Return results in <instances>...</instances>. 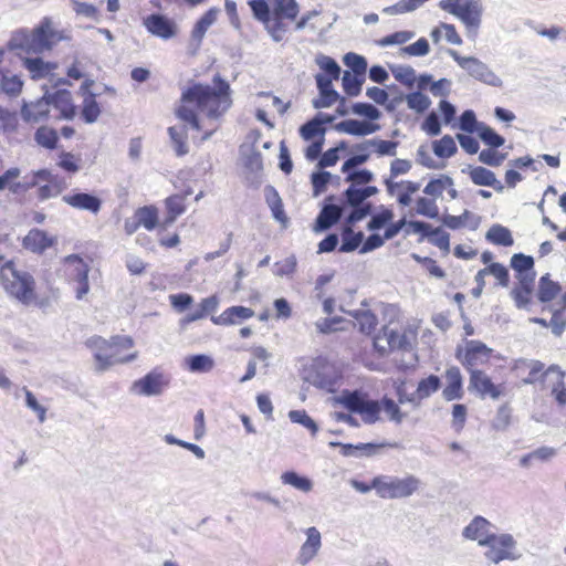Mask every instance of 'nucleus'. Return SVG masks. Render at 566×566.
Masks as SVG:
<instances>
[{"instance_id":"11","label":"nucleus","mask_w":566,"mask_h":566,"mask_svg":"<svg viewBox=\"0 0 566 566\" xmlns=\"http://www.w3.org/2000/svg\"><path fill=\"white\" fill-rule=\"evenodd\" d=\"M169 385V376L159 368H154L144 377L133 381L129 390L142 397L160 396Z\"/></svg>"},{"instance_id":"30","label":"nucleus","mask_w":566,"mask_h":566,"mask_svg":"<svg viewBox=\"0 0 566 566\" xmlns=\"http://www.w3.org/2000/svg\"><path fill=\"white\" fill-rule=\"evenodd\" d=\"M50 102L46 99L45 95L30 104H24L21 108V116L25 122L36 123L41 119L45 118L49 113Z\"/></svg>"},{"instance_id":"60","label":"nucleus","mask_w":566,"mask_h":566,"mask_svg":"<svg viewBox=\"0 0 566 566\" xmlns=\"http://www.w3.org/2000/svg\"><path fill=\"white\" fill-rule=\"evenodd\" d=\"M430 45L427 39L420 38L415 43L399 50V56H424L429 53Z\"/></svg>"},{"instance_id":"34","label":"nucleus","mask_w":566,"mask_h":566,"mask_svg":"<svg viewBox=\"0 0 566 566\" xmlns=\"http://www.w3.org/2000/svg\"><path fill=\"white\" fill-rule=\"evenodd\" d=\"M560 292L559 283L551 280L548 274L541 277L537 291V297L541 302L548 303L555 300Z\"/></svg>"},{"instance_id":"41","label":"nucleus","mask_w":566,"mask_h":566,"mask_svg":"<svg viewBox=\"0 0 566 566\" xmlns=\"http://www.w3.org/2000/svg\"><path fill=\"white\" fill-rule=\"evenodd\" d=\"M186 365L191 373H208L214 367V360L208 355L198 354L187 357Z\"/></svg>"},{"instance_id":"45","label":"nucleus","mask_w":566,"mask_h":566,"mask_svg":"<svg viewBox=\"0 0 566 566\" xmlns=\"http://www.w3.org/2000/svg\"><path fill=\"white\" fill-rule=\"evenodd\" d=\"M67 184L63 178L59 176L53 177V180L48 181V185L41 186L38 191V197L40 200H46L52 197H56L64 189H66Z\"/></svg>"},{"instance_id":"49","label":"nucleus","mask_w":566,"mask_h":566,"mask_svg":"<svg viewBox=\"0 0 566 566\" xmlns=\"http://www.w3.org/2000/svg\"><path fill=\"white\" fill-rule=\"evenodd\" d=\"M485 274L493 275L499 281V284L503 287L509 285V271L501 263L494 262L489 264L488 268L480 270L475 276V281H479V277Z\"/></svg>"},{"instance_id":"23","label":"nucleus","mask_w":566,"mask_h":566,"mask_svg":"<svg viewBox=\"0 0 566 566\" xmlns=\"http://www.w3.org/2000/svg\"><path fill=\"white\" fill-rule=\"evenodd\" d=\"M55 242L54 238L48 235V233L40 229H32L23 238L22 245L24 249L33 253H42L48 248L52 247Z\"/></svg>"},{"instance_id":"17","label":"nucleus","mask_w":566,"mask_h":566,"mask_svg":"<svg viewBox=\"0 0 566 566\" xmlns=\"http://www.w3.org/2000/svg\"><path fill=\"white\" fill-rule=\"evenodd\" d=\"M492 349L480 340H468L465 344V354L463 365L469 369H474L479 365L489 361Z\"/></svg>"},{"instance_id":"20","label":"nucleus","mask_w":566,"mask_h":566,"mask_svg":"<svg viewBox=\"0 0 566 566\" xmlns=\"http://www.w3.org/2000/svg\"><path fill=\"white\" fill-rule=\"evenodd\" d=\"M493 525L483 516H475L471 522L463 528L462 536L470 541H478L481 546V542L491 537L494 533L491 532Z\"/></svg>"},{"instance_id":"52","label":"nucleus","mask_w":566,"mask_h":566,"mask_svg":"<svg viewBox=\"0 0 566 566\" xmlns=\"http://www.w3.org/2000/svg\"><path fill=\"white\" fill-rule=\"evenodd\" d=\"M364 240L363 232H354L352 227H346L343 231V240L342 245L339 248L340 252H352L355 251Z\"/></svg>"},{"instance_id":"37","label":"nucleus","mask_w":566,"mask_h":566,"mask_svg":"<svg viewBox=\"0 0 566 566\" xmlns=\"http://www.w3.org/2000/svg\"><path fill=\"white\" fill-rule=\"evenodd\" d=\"M285 17L272 13L263 24L274 42H281L287 32V25L283 21Z\"/></svg>"},{"instance_id":"18","label":"nucleus","mask_w":566,"mask_h":566,"mask_svg":"<svg viewBox=\"0 0 566 566\" xmlns=\"http://www.w3.org/2000/svg\"><path fill=\"white\" fill-rule=\"evenodd\" d=\"M144 25L149 33L168 40L176 35V25L167 17L153 13L144 19Z\"/></svg>"},{"instance_id":"8","label":"nucleus","mask_w":566,"mask_h":566,"mask_svg":"<svg viewBox=\"0 0 566 566\" xmlns=\"http://www.w3.org/2000/svg\"><path fill=\"white\" fill-rule=\"evenodd\" d=\"M421 482L415 475L405 478L378 475L374 478L375 491L381 499H402L411 496Z\"/></svg>"},{"instance_id":"29","label":"nucleus","mask_w":566,"mask_h":566,"mask_svg":"<svg viewBox=\"0 0 566 566\" xmlns=\"http://www.w3.org/2000/svg\"><path fill=\"white\" fill-rule=\"evenodd\" d=\"M253 315L254 312L251 308L238 305L227 308L218 317H212V322L218 325H232L251 318Z\"/></svg>"},{"instance_id":"21","label":"nucleus","mask_w":566,"mask_h":566,"mask_svg":"<svg viewBox=\"0 0 566 566\" xmlns=\"http://www.w3.org/2000/svg\"><path fill=\"white\" fill-rule=\"evenodd\" d=\"M469 371V390H475L482 397L490 396L493 399H497L500 397V390L495 387L486 374L478 369H471Z\"/></svg>"},{"instance_id":"61","label":"nucleus","mask_w":566,"mask_h":566,"mask_svg":"<svg viewBox=\"0 0 566 566\" xmlns=\"http://www.w3.org/2000/svg\"><path fill=\"white\" fill-rule=\"evenodd\" d=\"M325 130L326 129L324 127H321L318 118L314 117L301 126L300 135L304 140H311L316 136H321L322 138L325 134Z\"/></svg>"},{"instance_id":"53","label":"nucleus","mask_w":566,"mask_h":566,"mask_svg":"<svg viewBox=\"0 0 566 566\" xmlns=\"http://www.w3.org/2000/svg\"><path fill=\"white\" fill-rule=\"evenodd\" d=\"M34 139L40 146L46 149H54L59 138L55 129L42 126L36 129Z\"/></svg>"},{"instance_id":"9","label":"nucleus","mask_w":566,"mask_h":566,"mask_svg":"<svg viewBox=\"0 0 566 566\" xmlns=\"http://www.w3.org/2000/svg\"><path fill=\"white\" fill-rule=\"evenodd\" d=\"M510 265L515 271L517 280L511 295L518 308H527L531 302V277L527 274L531 271V255L515 253L511 258Z\"/></svg>"},{"instance_id":"39","label":"nucleus","mask_w":566,"mask_h":566,"mask_svg":"<svg viewBox=\"0 0 566 566\" xmlns=\"http://www.w3.org/2000/svg\"><path fill=\"white\" fill-rule=\"evenodd\" d=\"M23 66L30 72L32 78H43L51 74L52 65L41 57L23 59Z\"/></svg>"},{"instance_id":"25","label":"nucleus","mask_w":566,"mask_h":566,"mask_svg":"<svg viewBox=\"0 0 566 566\" xmlns=\"http://www.w3.org/2000/svg\"><path fill=\"white\" fill-rule=\"evenodd\" d=\"M447 386L442 391V396L447 401L461 399L462 390V376L458 367L453 366L446 370Z\"/></svg>"},{"instance_id":"4","label":"nucleus","mask_w":566,"mask_h":566,"mask_svg":"<svg viewBox=\"0 0 566 566\" xmlns=\"http://www.w3.org/2000/svg\"><path fill=\"white\" fill-rule=\"evenodd\" d=\"M566 373L557 365L545 368L539 360H533V387L537 392L552 397L558 408L566 407Z\"/></svg>"},{"instance_id":"5","label":"nucleus","mask_w":566,"mask_h":566,"mask_svg":"<svg viewBox=\"0 0 566 566\" xmlns=\"http://www.w3.org/2000/svg\"><path fill=\"white\" fill-rule=\"evenodd\" d=\"M0 283L11 297L24 305L31 304L35 298L33 276L18 270L13 261L4 258H0Z\"/></svg>"},{"instance_id":"33","label":"nucleus","mask_w":566,"mask_h":566,"mask_svg":"<svg viewBox=\"0 0 566 566\" xmlns=\"http://www.w3.org/2000/svg\"><path fill=\"white\" fill-rule=\"evenodd\" d=\"M358 324L359 331L364 334L370 335L377 326L376 315L367 308H360L348 312Z\"/></svg>"},{"instance_id":"36","label":"nucleus","mask_w":566,"mask_h":566,"mask_svg":"<svg viewBox=\"0 0 566 566\" xmlns=\"http://www.w3.org/2000/svg\"><path fill=\"white\" fill-rule=\"evenodd\" d=\"M168 134L171 140V145L178 156L188 154L189 148L187 145V128L186 126H171L168 128Z\"/></svg>"},{"instance_id":"26","label":"nucleus","mask_w":566,"mask_h":566,"mask_svg":"<svg viewBox=\"0 0 566 566\" xmlns=\"http://www.w3.org/2000/svg\"><path fill=\"white\" fill-rule=\"evenodd\" d=\"M343 209L339 206L326 203L318 213L314 230L316 232L326 231L337 223L342 217Z\"/></svg>"},{"instance_id":"40","label":"nucleus","mask_w":566,"mask_h":566,"mask_svg":"<svg viewBox=\"0 0 566 566\" xmlns=\"http://www.w3.org/2000/svg\"><path fill=\"white\" fill-rule=\"evenodd\" d=\"M23 86L21 78L10 72L0 73V93L9 96H17L20 94Z\"/></svg>"},{"instance_id":"16","label":"nucleus","mask_w":566,"mask_h":566,"mask_svg":"<svg viewBox=\"0 0 566 566\" xmlns=\"http://www.w3.org/2000/svg\"><path fill=\"white\" fill-rule=\"evenodd\" d=\"M65 262L72 265L73 273L72 277L77 283L76 298L82 300L90 291L88 284V265L77 255L72 254L65 259Z\"/></svg>"},{"instance_id":"38","label":"nucleus","mask_w":566,"mask_h":566,"mask_svg":"<svg viewBox=\"0 0 566 566\" xmlns=\"http://www.w3.org/2000/svg\"><path fill=\"white\" fill-rule=\"evenodd\" d=\"M283 484L291 485L292 488L308 493L313 490V481L307 476L300 475L295 471H285L281 474Z\"/></svg>"},{"instance_id":"7","label":"nucleus","mask_w":566,"mask_h":566,"mask_svg":"<svg viewBox=\"0 0 566 566\" xmlns=\"http://www.w3.org/2000/svg\"><path fill=\"white\" fill-rule=\"evenodd\" d=\"M439 7L457 17L465 25L469 34H476L483 13L481 0H441Z\"/></svg>"},{"instance_id":"19","label":"nucleus","mask_w":566,"mask_h":566,"mask_svg":"<svg viewBox=\"0 0 566 566\" xmlns=\"http://www.w3.org/2000/svg\"><path fill=\"white\" fill-rule=\"evenodd\" d=\"M62 200L74 209L85 210L93 214H97L102 208V200L98 197L86 192L65 195L62 197Z\"/></svg>"},{"instance_id":"64","label":"nucleus","mask_w":566,"mask_h":566,"mask_svg":"<svg viewBox=\"0 0 566 566\" xmlns=\"http://www.w3.org/2000/svg\"><path fill=\"white\" fill-rule=\"evenodd\" d=\"M316 64L329 75V78L338 80L340 75V67L334 59L321 54L316 57Z\"/></svg>"},{"instance_id":"62","label":"nucleus","mask_w":566,"mask_h":566,"mask_svg":"<svg viewBox=\"0 0 566 566\" xmlns=\"http://www.w3.org/2000/svg\"><path fill=\"white\" fill-rule=\"evenodd\" d=\"M185 196H170L166 199L168 221L174 222L176 218L185 212Z\"/></svg>"},{"instance_id":"54","label":"nucleus","mask_w":566,"mask_h":566,"mask_svg":"<svg viewBox=\"0 0 566 566\" xmlns=\"http://www.w3.org/2000/svg\"><path fill=\"white\" fill-rule=\"evenodd\" d=\"M478 134L482 142L491 148H499L504 144V138L500 136L493 128L480 123Z\"/></svg>"},{"instance_id":"46","label":"nucleus","mask_w":566,"mask_h":566,"mask_svg":"<svg viewBox=\"0 0 566 566\" xmlns=\"http://www.w3.org/2000/svg\"><path fill=\"white\" fill-rule=\"evenodd\" d=\"M533 322L541 324L544 327L551 326L553 333L556 336L562 335L563 332L566 329V314L560 308L554 311L549 323H547L546 319L544 318H533Z\"/></svg>"},{"instance_id":"58","label":"nucleus","mask_w":566,"mask_h":566,"mask_svg":"<svg viewBox=\"0 0 566 566\" xmlns=\"http://www.w3.org/2000/svg\"><path fill=\"white\" fill-rule=\"evenodd\" d=\"M346 66H348L353 74L357 76H365L367 70V61L363 55L349 52L343 59Z\"/></svg>"},{"instance_id":"14","label":"nucleus","mask_w":566,"mask_h":566,"mask_svg":"<svg viewBox=\"0 0 566 566\" xmlns=\"http://www.w3.org/2000/svg\"><path fill=\"white\" fill-rule=\"evenodd\" d=\"M304 534L306 535V539L301 545L295 557V562L300 566H306L311 563L322 548V535L315 526L307 527Z\"/></svg>"},{"instance_id":"43","label":"nucleus","mask_w":566,"mask_h":566,"mask_svg":"<svg viewBox=\"0 0 566 566\" xmlns=\"http://www.w3.org/2000/svg\"><path fill=\"white\" fill-rule=\"evenodd\" d=\"M300 12L296 0H273L272 13L283 15L287 20H295Z\"/></svg>"},{"instance_id":"22","label":"nucleus","mask_w":566,"mask_h":566,"mask_svg":"<svg viewBox=\"0 0 566 566\" xmlns=\"http://www.w3.org/2000/svg\"><path fill=\"white\" fill-rule=\"evenodd\" d=\"M462 172H468L472 182L476 186L492 187L495 191L502 192L504 189L503 184L496 179V176L493 171L478 166L463 168Z\"/></svg>"},{"instance_id":"47","label":"nucleus","mask_w":566,"mask_h":566,"mask_svg":"<svg viewBox=\"0 0 566 566\" xmlns=\"http://www.w3.org/2000/svg\"><path fill=\"white\" fill-rule=\"evenodd\" d=\"M389 69L394 77L401 84L406 85L409 88H411L415 85L417 77L415 70L411 66L396 64L390 65Z\"/></svg>"},{"instance_id":"57","label":"nucleus","mask_w":566,"mask_h":566,"mask_svg":"<svg viewBox=\"0 0 566 566\" xmlns=\"http://www.w3.org/2000/svg\"><path fill=\"white\" fill-rule=\"evenodd\" d=\"M405 101L410 109L419 114L426 112L431 105L430 98L421 92L407 94Z\"/></svg>"},{"instance_id":"32","label":"nucleus","mask_w":566,"mask_h":566,"mask_svg":"<svg viewBox=\"0 0 566 566\" xmlns=\"http://www.w3.org/2000/svg\"><path fill=\"white\" fill-rule=\"evenodd\" d=\"M485 240L502 247H511L514 243L511 230L500 223L490 227L485 233Z\"/></svg>"},{"instance_id":"42","label":"nucleus","mask_w":566,"mask_h":566,"mask_svg":"<svg viewBox=\"0 0 566 566\" xmlns=\"http://www.w3.org/2000/svg\"><path fill=\"white\" fill-rule=\"evenodd\" d=\"M441 387V380L436 375H430L418 382L415 396L419 399L429 398L432 394L437 392Z\"/></svg>"},{"instance_id":"2","label":"nucleus","mask_w":566,"mask_h":566,"mask_svg":"<svg viewBox=\"0 0 566 566\" xmlns=\"http://www.w3.org/2000/svg\"><path fill=\"white\" fill-rule=\"evenodd\" d=\"M338 402L348 411L360 415L363 421L368 424L375 423L379 419L381 409L396 423H400L405 417L392 399L384 398L380 405L378 401L367 399L366 394L359 390H344L338 397Z\"/></svg>"},{"instance_id":"35","label":"nucleus","mask_w":566,"mask_h":566,"mask_svg":"<svg viewBox=\"0 0 566 566\" xmlns=\"http://www.w3.org/2000/svg\"><path fill=\"white\" fill-rule=\"evenodd\" d=\"M398 143L382 139H368L356 146V149L364 151L369 147H374L379 156H395Z\"/></svg>"},{"instance_id":"55","label":"nucleus","mask_w":566,"mask_h":566,"mask_svg":"<svg viewBox=\"0 0 566 566\" xmlns=\"http://www.w3.org/2000/svg\"><path fill=\"white\" fill-rule=\"evenodd\" d=\"M101 114V108L95 99L94 94H88L84 97L82 116L88 124L95 123Z\"/></svg>"},{"instance_id":"56","label":"nucleus","mask_w":566,"mask_h":566,"mask_svg":"<svg viewBox=\"0 0 566 566\" xmlns=\"http://www.w3.org/2000/svg\"><path fill=\"white\" fill-rule=\"evenodd\" d=\"M343 88L349 96H358L364 83V76H357L349 71H345L342 78Z\"/></svg>"},{"instance_id":"24","label":"nucleus","mask_w":566,"mask_h":566,"mask_svg":"<svg viewBox=\"0 0 566 566\" xmlns=\"http://www.w3.org/2000/svg\"><path fill=\"white\" fill-rule=\"evenodd\" d=\"M46 99L54 108L59 109L61 117L72 119L75 115V108L72 104L71 93L66 90H59L54 94H44Z\"/></svg>"},{"instance_id":"51","label":"nucleus","mask_w":566,"mask_h":566,"mask_svg":"<svg viewBox=\"0 0 566 566\" xmlns=\"http://www.w3.org/2000/svg\"><path fill=\"white\" fill-rule=\"evenodd\" d=\"M453 186V179L447 175H441L437 179H432L428 182V185L424 187L423 192L427 196H431L433 198L441 197L443 191L448 187Z\"/></svg>"},{"instance_id":"10","label":"nucleus","mask_w":566,"mask_h":566,"mask_svg":"<svg viewBox=\"0 0 566 566\" xmlns=\"http://www.w3.org/2000/svg\"><path fill=\"white\" fill-rule=\"evenodd\" d=\"M448 54L459 64L460 67L465 70L470 76L483 82L488 85L499 87L502 81L496 76L489 66L473 56H461L455 50L449 49Z\"/></svg>"},{"instance_id":"27","label":"nucleus","mask_w":566,"mask_h":566,"mask_svg":"<svg viewBox=\"0 0 566 566\" xmlns=\"http://www.w3.org/2000/svg\"><path fill=\"white\" fill-rule=\"evenodd\" d=\"M334 128L337 132L353 136H366L377 132L379 129V125L357 119H346L337 123Z\"/></svg>"},{"instance_id":"59","label":"nucleus","mask_w":566,"mask_h":566,"mask_svg":"<svg viewBox=\"0 0 566 566\" xmlns=\"http://www.w3.org/2000/svg\"><path fill=\"white\" fill-rule=\"evenodd\" d=\"M289 418L293 423H298L311 431L312 436H316L318 431L317 423L307 415L305 410H291Z\"/></svg>"},{"instance_id":"13","label":"nucleus","mask_w":566,"mask_h":566,"mask_svg":"<svg viewBox=\"0 0 566 566\" xmlns=\"http://www.w3.org/2000/svg\"><path fill=\"white\" fill-rule=\"evenodd\" d=\"M374 346L381 354L395 349L409 350L411 348L410 335L407 332L399 333L389 326H385L381 333L375 336Z\"/></svg>"},{"instance_id":"12","label":"nucleus","mask_w":566,"mask_h":566,"mask_svg":"<svg viewBox=\"0 0 566 566\" xmlns=\"http://www.w3.org/2000/svg\"><path fill=\"white\" fill-rule=\"evenodd\" d=\"M481 546L488 548L484 556L493 564H499L504 559L515 558V555L513 554L515 541L510 534H493L491 537L482 541Z\"/></svg>"},{"instance_id":"28","label":"nucleus","mask_w":566,"mask_h":566,"mask_svg":"<svg viewBox=\"0 0 566 566\" xmlns=\"http://www.w3.org/2000/svg\"><path fill=\"white\" fill-rule=\"evenodd\" d=\"M331 447H339L340 453L344 457H371L378 452V450L385 444H376V443H358V444H350V443H342V442H329Z\"/></svg>"},{"instance_id":"31","label":"nucleus","mask_w":566,"mask_h":566,"mask_svg":"<svg viewBox=\"0 0 566 566\" xmlns=\"http://www.w3.org/2000/svg\"><path fill=\"white\" fill-rule=\"evenodd\" d=\"M264 196L266 203L271 209L273 218L285 228L289 223V218L284 212L283 202L281 197L279 196V192L275 190L273 186H266L264 188Z\"/></svg>"},{"instance_id":"48","label":"nucleus","mask_w":566,"mask_h":566,"mask_svg":"<svg viewBox=\"0 0 566 566\" xmlns=\"http://www.w3.org/2000/svg\"><path fill=\"white\" fill-rule=\"evenodd\" d=\"M432 148L434 155L440 158H450L458 150L455 142L450 135H446L441 139L434 140L432 143Z\"/></svg>"},{"instance_id":"1","label":"nucleus","mask_w":566,"mask_h":566,"mask_svg":"<svg viewBox=\"0 0 566 566\" xmlns=\"http://www.w3.org/2000/svg\"><path fill=\"white\" fill-rule=\"evenodd\" d=\"M186 104H193L196 109L208 118L217 119L232 105L231 88L219 74L213 77V86L197 83L188 87L181 96Z\"/></svg>"},{"instance_id":"6","label":"nucleus","mask_w":566,"mask_h":566,"mask_svg":"<svg viewBox=\"0 0 566 566\" xmlns=\"http://www.w3.org/2000/svg\"><path fill=\"white\" fill-rule=\"evenodd\" d=\"M85 345L93 350L94 369L97 373H104L117 364H126L137 358V352L122 356L120 349L112 339H105L101 336L90 337Z\"/></svg>"},{"instance_id":"63","label":"nucleus","mask_w":566,"mask_h":566,"mask_svg":"<svg viewBox=\"0 0 566 566\" xmlns=\"http://www.w3.org/2000/svg\"><path fill=\"white\" fill-rule=\"evenodd\" d=\"M417 213L427 218L434 219L439 216V208L434 199L419 197L417 199Z\"/></svg>"},{"instance_id":"15","label":"nucleus","mask_w":566,"mask_h":566,"mask_svg":"<svg viewBox=\"0 0 566 566\" xmlns=\"http://www.w3.org/2000/svg\"><path fill=\"white\" fill-rule=\"evenodd\" d=\"M315 81L321 97L313 101L314 108L318 109L331 107L338 99H340L342 104H345L346 99L344 97H340L339 94L333 88L332 78L324 74H317L315 76Z\"/></svg>"},{"instance_id":"50","label":"nucleus","mask_w":566,"mask_h":566,"mask_svg":"<svg viewBox=\"0 0 566 566\" xmlns=\"http://www.w3.org/2000/svg\"><path fill=\"white\" fill-rule=\"evenodd\" d=\"M427 1L428 0H400L392 6L384 8L382 12L388 15L403 14L417 10Z\"/></svg>"},{"instance_id":"44","label":"nucleus","mask_w":566,"mask_h":566,"mask_svg":"<svg viewBox=\"0 0 566 566\" xmlns=\"http://www.w3.org/2000/svg\"><path fill=\"white\" fill-rule=\"evenodd\" d=\"M135 217L137 222L149 231L154 230L158 223V211L153 206L138 208L135 211Z\"/></svg>"},{"instance_id":"3","label":"nucleus","mask_w":566,"mask_h":566,"mask_svg":"<svg viewBox=\"0 0 566 566\" xmlns=\"http://www.w3.org/2000/svg\"><path fill=\"white\" fill-rule=\"evenodd\" d=\"M60 40L61 36L55 30H53L51 20L49 18H44L42 22L31 31L27 29L15 31L12 34L8 46L19 55L22 53L39 54L46 50H51V48Z\"/></svg>"}]
</instances>
